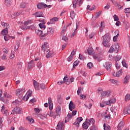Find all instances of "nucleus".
Masks as SVG:
<instances>
[{
    "label": "nucleus",
    "mask_w": 130,
    "mask_h": 130,
    "mask_svg": "<svg viewBox=\"0 0 130 130\" xmlns=\"http://www.w3.org/2000/svg\"><path fill=\"white\" fill-rule=\"evenodd\" d=\"M103 44L105 47H110V43H109V41H110V36L109 34L107 33L104 36H103Z\"/></svg>",
    "instance_id": "obj_1"
},
{
    "label": "nucleus",
    "mask_w": 130,
    "mask_h": 130,
    "mask_svg": "<svg viewBox=\"0 0 130 130\" xmlns=\"http://www.w3.org/2000/svg\"><path fill=\"white\" fill-rule=\"evenodd\" d=\"M22 113H23L22 108L18 107H15L11 112V114H21Z\"/></svg>",
    "instance_id": "obj_2"
},
{
    "label": "nucleus",
    "mask_w": 130,
    "mask_h": 130,
    "mask_svg": "<svg viewBox=\"0 0 130 130\" xmlns=\"http://www.w3.org/2000/svg\"><path fill=\"white\" fill-rule=\"evenodd\" d=\"M80 26V23L79 22H76V29L74 30V31L73 34H70L68 35L69 37H71L73 38L76 36V32L77 30L79 28V26Z\"/></svg>",
    "instance_id": "obj_3"
},
{
    "label": "nucleus",
    "mask_w": 130,
    "mask_h": 130,
    "mask_svg": "<svg viewBox=\"0 0 130 130\" xmlns=\"http://www.w3.org/2000/svg\"><path fill=\"white\" fill-rule=\"evenodd\" d=\"M111 94V92L109 91H101V96L103 98H104L105 97H109L110 96V94Z\"/></svg>",
    "instance_id": "obj_4"
},
{
    "label": "nucleus",
    "mask_w": 130,
    "mask_h": 130,
    "mask_svg": "<svg viewBox=\"0 0 130 130\" xmlns=\"http://www.w3.org/2000/svg\"><path fill=\"white\" fill-rule=\"evenodd\" d=\"M81 121H83V118L79 117L77 118V121H75L73 124L76 125L77 127H79V126H80V122H81Z\"/></svg>",
    "instance_id": "obj_5"
},
{
    "label": "nucleus",
    "mask_w": 130,
    "mask_h": 130,
    "mask_svg": "<svg viewBox=\"0 0 130 130\" xmlns=\"http://www.w3.org/2000/svg\"><path fill=\"white\" fill-rule=\"evenodd\" d=\"M38 9H39L40 10H41V9H43L45 8H47V5L43 3H40L38 4L37 6Z\"/></svg>",
    "instance_id": "obj_6"
},
{
    "label": "nucleus",
    "mask_w": 130,
    "mask_h": 130,
    "mask_svg": "<svg viewBox=\"0 0 130 130\" xmlns=\"http://www.w3.org/2000/svg\"><path fill=\"white\" fill-rule=\"evenodd\" d=\"M32 83H33V85L34 86L35 89L37 90V91L40 90V88H39V83H38V82H37L36 80L33 79Z\"/></svg>",
    "instance_id": "obj_7"
},
{
    "label": "nucleus",
    "mask_w": 130,
    "mask_h": 130,
    "mask_svg": "<svg viewBox=\"0 0 130 130\" xmlns=\"http://www.w3.org/2000/svg\"><path fill=\"white\" fill-rule=\"evenodd\" d=\"M55 112L56 113V115H57V116L60 115V114H61V107H60V106L58 105L57 106Z\"/></svg>",
    "instance_id": "obj_8"
},
{
    "label": "nucleus",
    "mask_w": 130,
    "mask_h": 130,
    "mask_svg": "<svg viewBox=\"0 0 130 130\" xmlns=\"http://www.w3.org/2000/svg\"><path fill=\"white\" fill-rule=\"evenodd\" d=\"M63 126H64L63 122H59L56 128L57 130H63Z\"/></svg>",
    "instance_id": "obj_9"
},
{
    "label": "nucleus",
    "mask_w": 130,
    "mask_h": 130,
    "mask_svg": "<svg viewBox=\"0 0 130 130\" xmlns=\"http://www.w3.org/2000/svg\"><path fill=\"white\" fill-rule=\"evenodd\" d=\"M35 31H36V34H37V35H39V36H41V37H45V36L47 35V34L42 35L43 33V31L39 29H36Z\"/></svg>",
    "instance_id": "obj_10"
},
{
    "label": "nucleus",
    "mask_w": 130,
    "mask_h": 130,
    "mask_svg": "<svg viewBox=\"0 0 130 130\" xmlns=\"http://www.w3.org/2000/svg\"><path fill=\"white\" fill-rule=\"evenodd\" d=\"M7 27L5 28V29H3L2 32L1 34H3V35H7L8 33H9V31L8 30V29L10 28V25L9 24H7Z\"/></svg>",
    "instance_id": "obj_11"
},
{
    "label": "nucleus",
    "mask_w": 130,
    "mask_h": 130,
    "mask_svg": "<svg viewBox=\"0 0 130 130\" xmlns=\"http://www.w3.org/2000/svg\"><path fill=\"white\" fill-rule=\"evenodd\" d=\"M103 66L107 71H110L111 70V64L109 62H105L103 63Z\"/></svg>",
    "instance_id": "obj_12"
},
{
    "label": "nucleus",
    "mask_w": 130,
    "mask_h": 130,
    "mask_svg": "<svg viewBox=\"0 0 130 130\" xmlns=\"http://www.w3.org/2000/svg\"><path fill=\"white\" fill-rule=\"evenodd\" d=\"M75 108H76V105L74 104L73 101H71L69 104V110L73 111V110L75 109Z\"/></svg>",
    "instance_id": "obj_13"
},
{
    "label": "nucleus",
    "mask_w": 130,
    "mask_h": 130,
    "mask_svg": "<svg viewBox=\"0 0 130 130\" xmlns=\"http://www.w3.org/2000/svg\"><path fill=\"white\" fill-rule=\"evenodd\" d=\"M25 92V88H20L18 89H17L16 90V95L17 96H20L21 94H23Z\"/></svg>",
    "instance_id": "obj_14"
},
{
    "label": "nucleus",
    "mask_w": 130,
    "mask_h": 130,
    "mask_svg": "<svg viewBox=\"0 0 130 130\" xmlns=\"http://www.w3.org/2000/svg\"><path fill=\"white\" fill-rule=\"evenodd\" d=\"M48 115L50 117H53V118H56V116H57L55 112H52L51 111L48 113Z\"/></svg>",
    "instance_id": "obj_15"
},
{
    "label": "nucleus",
    "mask_w": 130,
    "mask_h": 130,
    "mask_svg": "<svg viewBox=\"0 0 130 130\" xmlns=\"http://www.w3.org/2000/svg\"><path fill=\"white\" fill-rule=\"evenodd\" d=\"M113 46H114V52H115L116 53H117L118 52V51L119 50V44L117 43L115 45H114Z\"/></svg>",
    "instance_id": "obj_16"
},
{
    "label": "nucleus",
    "mask_w": 130,
    "mask_h": 130,
    "mask_svg": "<svg viewBox=\"0 0 130 130\" xmlns=\"http://www.w3.org/2000/svg\"><path fill=\"white\" fill-rule=\"evenodd\" d=\"M114 77H119V76H121L122 75V70H119L116 73L115 72L113 73L112 74Z\"/></svg>",
    "instance_id": "obj_17"
},
{
    "label": "nucleus",
    "mask_w": 130,
    "mask_h": 130,
    "mask_svg": "<svg viewBox=\"0 0 130 130\" xmlns=\"http://www.w3.org/2000/svg\"><path fill=\"white\" fill-rule=\"evenodd\" d=\"M124 114H130V105H128L127 108H126L123 110Z\"/></svg>",
    "instance_id": "obj_18"
},
{
    "label": "nucleus",
    "mask_w": 130,
    "mask_h": 130,
    "mask_svg": "<svg viewBox=\"0 0 130 130\" xmlns=\"http://www.w3.org/2000/svg\"><path fill=\"white\" fill-rule=\"evenodd\" d=\"M34 67V60H31L28 63V70H31L32 68Z\"/></svg>",
    "instance_id": "obj_19"
},
{
    "label": "nucleus",
    "mask_w": 130,
    "mask_h": 130,
    "mask_svg": "<svg viewBox=\"0 0 130 130\" xmlns=\"http://www.w3.org/2000/svg\"><path fill=\"white\" fill-rule=\"evenodd\" d=\"M53 51H47V55L46 57L47 58H50L51 56H53Z\"/></svg>",
    "instance_id": "obj_20"
},
{
    "label": "nucleus",
    "mask_w": 130,
    "mask_h": 130,
    "mask_svg": "<svg viewBox=\"0 0 130 130\" xmlns=\"http://www.w3.org/2000/svg\"><path fill=\"white\" fill-rule=\"evenodd\" d=\"M58 20H59V18L58 17H55L52 18V19H51V24H55V23H54V22H57V21H58Z\"/></svg>",
    "instance_id": "obj_21"
},
{
    "label": "nucleus",
    "mask_w": 130,
    "mask_h": 130,
    "mask_svg": "<svg viewBox=\"0 0 130 130\" xmlns=\"http://www.w3.org/2000/svg\"><path fill=\"white\" fill-rule=\"evenodd\" d=\"M82 127L83 129H88V127H89L88 123L84 122L82 124Z\"/></svg>",
    "instance_id": "obj_22"
},
{
    "label": "nucleus",
    "mask_w": 130,
    "mask_h": 130,
    "mask_svg": "<svg viewBox=\"0 0 130 130\" xmlns=\"http://www.w3.org/2000/svg\"><path fill=\"white\" fill-rule=\"evenodd\" d=\"M48 102H49V109H50V110H52V107H50V106H52V105H53L52 104V101H51V99L50 98H49Z\"/></svg>",
    "instance_id": "obj_23"
},
{
    "label": "nucleus",
    "mask_w": 130,
    "mask_h": 130,
    "mask_svg": "<svg viewBox=\"0 0 130 130\" xmlns=\"http://www.w3.org/2000/svg\"><path fill=\"white\" fill-rule=\"evenodd\" d=\"M35 17H43V12L40 11L36 13V14L35 15Z\"/></svg>",
    "instance_id": "obj_24"
},
{
    "label": "nucleus",
    "mask_w": 130,
    "mask_h": 130,
    "mask_svg": "<svg viewBox=\"0 0 130 130\" xmlns=\"http://www.w3.org/2000/svg\"><path fill=\"white\" fill-rule=\"evenodd\" d=\"M47 45H48V43L47 42H45L44 44L42 45V49L44 52H45V48L47 47Z\"/></svg>",
    "instance_id": "obj_25"
},
{
    "label": "nucleus",
    "mask_w": 130,
    "mask_h": 130,
    "mask_svg": "<svg viewBox=\"0 0 130 130\" xmlns=\"http://www.w3.org/2000/svg\"><path fill=\"white\" fill-rule=\"evenodd\" d=\"M116 102V100L114 98H112L110 99L109 100V103H108V104H114V103H115Z\"/></svg>",
    "instance_id": "obj_26"
},
{
    "label": "nucleus",
    "mask_w": 130,
    "mask_h": 130,
    "mask_svg": "<svg viewBox=\"0 0 130 130\" xmlns=\"http://www.w3.org/2000/svg\"><path fill=\"white\" fill-rule=\"evenodd\" d=\"M44 24H45V21H43L42 23H40L39 24V26L40 28H41V29H45L46 28V26L44 25Z\"/></svg>",
    "instance_id": "obj_27"
},
{
    "label": "nucleus",
    "mask_w": 130,
    "mask_h": 130,
    "mask_svg": "<svg viewBox=\"0 0 130 130\" xmlns=\"http://www.w3.org/2000/svg\"><path fill=\"white\" fill-rule=\"evenodd\" d=\"M20 15V13L19 12H16L15 13H13L12 15H11V18L12 19H15V18H17V17H18V16Z\"/></svg>",
    "instance_id": "obj_28"
},
{
    "label": "nucleus",
    "mask_w": 130,
    "mask_h": 130,
    "mask_svg": "<svg viewBox=\"0 0 130 130\" xmlns=\"http://www.w3.org/2000/svg\"><path fill=\"white\" fill-rule=\"evenodd\" d=\"M104 130H111V127L109 125L106 124V123L104 124Z\"/></svg>",
    "instance_id": "obj_29"
},
{
    "label": "nucleus",
    "mask_w": 130,
    "mask_h": 130,
    "mask_svg": "<svg viewBox=\"0 0 130 130\" xmlns=\"http://www.w3.org/2000/svg\"><path fill=\"white\" fill-rule=\"evenodd\" d=\"M12 3V0H5V4L7 7H10Z\"/></svg>",
    "instance_id": "obj_30"
},
{
    "label": "nucleus",
    "mask_w": 130,
    "mask_h": 130,
    "mask_svg": "<svg viewBox=\"0 0 130 130\" xmlns=\"http://www.w3.org/2000/svg\"><path fill=\"white\" fill-rule=\"evenodd\" d=\"M70 17L72 19H75V17H76V13H75V11H71Z\"/></svg>",
    "instance_id": "obj_31"
},
{
    "label": "nucleus",
    "mask_w": 130,
    "mask_h": 130,
    "mask_svg": "<svg viewBox=\"0 0 130 130\" xmlns=\"http://www.w3.org/2000/svg\"><path fill=\"white\" fill-rule=\"evenodd\" d=\"M93 51L94 50L92 48H88L87 49V52L89 55H91Z\"/></svg>",
    "instance_id": "obj_32"
},
{
    "label": "nucleus",
    "mask_w": 130,
    "mask_h": 130,
    "mask_svg": "<svg viewBox=\"0 0 130 130\" xmlns=\"http://www.w3.org/2000/svg\"><path fill=\"white\" fill-rule=\"evenodd\" d=\"M10 37H12L13 39H15V37H11L9 35H6L4 36V39L5 41H8V40H10Z\"/></svg>",
    "instance_id": "obj_33"
},
{
    "label": "nucleus",
    "mask_w": 130,
    "mask_h": 130,
    "mask_svg": "<svg viewBox=\"0 0 130 130\" xmlns=\"http://www.w3.org/2000/svg\"><path fill=\"white\" fill-rule=\"evenodd\" d=\"M12 104H13V105H16V106H19V105L21 104V102L18 100H16L12 103Z\"/></svg>",
    "instance_id": "obj_34"
},
{
    "label": "nucleus",
    "mask_w": 130,
    "mask_h": 130,
    "mask_svg": "<svg viewBox=\"0 0 130 130\" xmlns=\"http://www.w3.org/2000/svg\"><path fill=\"white\" fill-rule=\"evenodd\" d=\"M120 59H121V56L118 55L115 56V61H116V62H117V61H119Z\"/></svg>",
    "instance_id": "obj_35"
},
{
    "label": "nucleus",
    "mask_w": 130,
    "mask_h": 130,
    "mask_svg": "<svg viewBox=\"0 0 130 130\" xmlns=\"http://www.w3.org/2000/svg\"><path fill=\"white\" fill-rule=\"evenodd\" d=\"M26 119H27L28 121H29L30 123H33V122H34V120H33L31 116L27 117Z\"/></svg>",
    "instance_id": "obj_36"
},
{
    "label": "nucleus",
    "mask_w": 130,
    "mask_h": 130,
    "mask_svg": "<svg viewBox=\"0 0 130 130\" xmlns=\"http://www.w3.org/2000/svg\"><path fill=\"white\" fill-rule=\"evenodd\" d=\"M78 2L79 0H73V8L74 9H76L77 8V5H78Z\"/></svg>",
    "instance_id": "obj_37"
},
{
    "label": "nucleus",
    "mask_w": 130,
    "mask_h": 130,
    "mask_svg": "<svg viewBox=\"0 0 130 130\" xmlns=\"http://www.w3.org/2000/svg\"><path fill=\"white\" fill-rule=\"evenodd\" d=\"M2 101L4 102V103H5V104H9V100L6 99V98H3L1 99Z\"/></svg>",
    "instance_id": "obj_38"
},
{
    "label": "nucleus",
    "mask_w": 130,
    "mask_h": 130,
    "mask_svg": "<svg viewBox=\"0 0 130 130\" xmlns=\"http://www.w3.org/2000/svg\"><path fill=\"white\" fill-rule=\"evenodd\" d=\"M89 124H94L95 123V120L93 118H91L89 120Z\"/></svg>",
    "instance_id": "obj_39"
},
{
    "label": "nucleus",
    "mask_w": 130,
    "mask_h": 130,
    "mask_svg": "<svg viewBox=\"0 0 130 130\" xmlns=\"http://www.w3.org/2000/svg\"><path fill=\"white\" fill-rule=\"evenodd\" d=\"M3 121H4V117L0 118V128H2L4 125Z\"/></svg>",
    "instance_id": "obj_40"
},
{
    "label": "nucleus",
    "mask_w": 130,
    "mask_h": 130,
    "mask_svg": "<svg viewBox=\"0 0 130 130\" xmlns=\"http://www.w3.org/2000/svg\"><path fill=\"white\" fill-rule=\"evenodd\" d=\"M109 52L110 53H112L113 52H114V47L113 45H112V46L111 47L110 49L109 50Z\"/></svg>",
    "instance_id": "obj_41"
},
{
    "label": "nucleus",
    "mask_w": 130,
    "mask_h": 130,
    "mask_svg": "<svg viewBox=\"0 0 130 130\" xmlns=\"http://www.w3.org/2000/svg\"><path fill=\"white\" fill-rule=\"evenodd\" d=\"M31 23H32V20H27L26 21H24V25H25V26H27V25H29V24H31Z\"/></svg>",
    "instance_id": "obj_42"
},
{
    "label": "nucleus",
    "mask_w": 130,
    "mask_h": 130,
    "mask_svg": "<svg viewBox=\"0 0 130 130\" xmlns=\"http://www.w3.org/2000/svg\"><path fill=\"white\" fill-rule=\"evenodd\" d=\"M19 47H20V43L17 42L16 45L14 47V50H18V49H19Z\"/></svg>",
    "instance_id": "obj_43"
},
{
    "label": "nucleus",
    "mask_w": 130,
    "mask_h": 130,
    "mask_svg": "<svg viewBox=\"0 0 130 130\" xmlns=\"http://www.w3.org/2000/svg\"><path fill=\"white\" fill-rule=\"evenodd\" d=\"M122 64L123 67H125V68H126V69H127V64H126V63L125 62V59H123L122 61Z\"/></svg>",
    "instance_id": "obj_44"
},
{
    "label": "nucleus",
    "mask_w": 130,
    "mask_h": 130,
    "mask_svg": "<svg viewBox=\"0 0 130 130\" xmlns=\"http://www.w3.org/2000/svg\"><path fill=\"white\" fill-rule=\"evenodd\" d=\"M40 86L42 90H45L46 89V86H45V84L43 83L40 84Z\"/></svg>",
    "instance_id": "obj_45"
},
{
    "label": "nucleus",
    "mask_w": 130,
    "mask_h": 130,
    "mask_svg": "<svg viewBox=\"0 0 130 130\" xmlns=\"http://www.w3.org/2000/svg\"><path fill=\"white\" fill-rule=\"evenodd\" d=\"M4 95V98H11V97H12V96H11L10 94H8L7 92L5 93Z\"/></svg>",
    "instance_id": "obj_46"
},
{
    "label": "nucleus",
    "mask_w": 130,
    "mask_h": 130,
    "mask_svg": "<svg viewBox=\"0 0 130 130\" xmlns=\"http://www.w3.org/2000/svg\"><path fill=\"white\" fill-rule=\"evenodd\" d=\"M23 64V63L22 62H19L18 63H17V66H18V68L19 69V70H22V65Z\"/></svg>",
    "instance_id": "obj_47"
},
{
    "label": "nucleus",
    "mask_w": 130,
    "mask_h": 130,
    "mask_svg": "<svg viewBox=\"0 0 130 130\" xmlns=\"http://www.w3.org/2000/svg\"><path fill=\"white\" fill-rule=\"evenodd\" d=\"M130 100L129 94H127L125 96V101H129Z\"/></svg>",
    "instance_id": "obj_48"
},
{
    "label": "nucleus",
    "mask_w": 130,
    "mask_h": 130,
    "mask_svg": "<svg viewBox=\"0 0 130 130\" xmlns=\"http://www.w3.org/2000/svg\"><path fill=\"white\" fill-rule=\"evenodd\" d=\"M48 32L49 34H53V30L52 28L49 27L48 28Z\"/></svg>",
    "instance_id": "obj_49"
},
{
    "label": "nucleus",
    "mask_w": 130,
    "mask_h": 130,
    "mask_svg": "<svg viewBox=\"0 0 130 130\" xmlns=\"http://www.w3.org/2000/svg\"><path fill=\"white\" fill-rule=\"evenodd\" d=\"M57 101L59 104H62V98L61 97H59L58 99H57Z\"/></svg>",
    "instance_id": "obj_50"
},
{
    "label": "nucleus",
    "mask_w": 130,
    "mask_h": 130,
    "mask_svg": "<svg viewBox=\"0 0 130 130\" xmlns=\"http://www.w3.org/2000/svg\"><path fill=\"white\" fill-rule=\"evenodd\" d=\"M79 58L81 60H84V59H86V57L84 56V55L80 54H79Z\"/></svg>",
    "instance_id": "obj_51"
},
{
    "label": "nucleus",
    "mask_w": 130,
    "mask_h": 130,
    "mask_svg": "<svg viewBox=\"0 0 130 130\" xmlns=\"http://www.w3.org/2000/svg\"><path fill=\"white\" fill-rule=\"evenodd\" d=\"M72 117L73 116L71 115V113H69L67 115L66 118L67 119H69L70 120V119H71Z\"/></svg>",
    "instance_id": "obj_52"
},
{
    "label": "nucleus",
    "mask_w": 130,
    "mask_h": 130,
    "mask_svg": "<svg viewBox=\"0 0 130 130\" xmlns=\"http://www.w3.org/2000/svg\"><path fill=\"white\" fill-rule=\"evenodd\" d=\"M118 36H119V34H117V35L115 36H114L113 38V40L114 42L117 40V38H118Z\"/></svg>",
    "instance_id": "obj_53"
},
{
    "label": "nucleus",
    "mask_w": 130,
    "mask_h": 130,
    "mask_svg": "<svg viewBox=\"0 0 130 130\" xmlns=\"http://www.w3.org/2000/svg\"><path fill=\"white\" fill-rule=\"evenodd\" d=\"M62 40H63L65 42H68V41H69L68 37L66 36L62 37Z\"/></svg>",
    "instance_id": "obj_54"
},
{
    "label": "nucleus",
    "mask_w": 130,
    "mask_h": 130,
    "mask_svg": "<svg viewBox=\"0 0 130 130\" xmlns=\"http://www.w3.org/2000/svg\"><path fill=\"white\" fill-rule=\"evenodd\" d=\"M66 30H67V27H64L61 32L62 35H64V34H66Z\"/></svg>",
    "instance_id": "obj_55"
},
{
    "label": "nucleus",
    "mask_w": 130,
    "mask_h": 130,
    "mask_svg": "<svg viewBox=\"0 0 130 130\" xmlns=\"http://www.w3.org/2000/svg\"><path fill=\"white\" fill-rule=\"evenodd\" d=\"M74 57V55H72V54H71L70 55V56L69 57H68V61H71L72 59H73V58Z\"/></svg>",
    "instance_id": "obj_56"
},
{
    "label": "nucleus",
    "mask_w": 130,
    "mask_h": 130,
    "mask_svg": "<svg viewBox=\"0 0 130 130\" xmlns=\"http://www.w3.org/2000/svg\"><path fill=\"white\" fill-rule=\"evenodd\" d=\"M83 90V88L80 87L78 88V90H77V94L78 95H80V94H81L82 93V90Z\"/></svg>",
    "instance_id": "obj_57"
},
{
    "label": "nucleus",
    "mask_w": 130,
    "mask_h": 130,
    "mask_svg": "<svg viewBox=\"0 0 130 130\" xmlns=\"http://www.w3.org/2000/svg\"><path fill=\"white\" fill-rule=\"evenodd\" d=\"M87 68H89V69H92V68H93V64L92 62H88L87 63Z\"/></svg>",
    "instance_id": "obj_58"
},
{
    "label": "nucleus",
    "mask_w": 130,
    "mask_h": 130,
    "mask_svg": "<svg viewBox=\"0 0 130 130\" xmlns=\"http://www.w3.org/2000/svg\"><path fill=\"white\" fill-rule=\"evenodd\" d=\"M113 18H114V21H119V19L118 18V16H117V15L115 14L114 15Z\"/></svg>",
    "instance_id": "obj_59"
},
{
    "label": "nucleus",
    "mask_w": 130,
    "mask_h": 130,
    "mask_svg": "<svg viewBox=\"0 0 130 130\" xmlns=\"http://www.w3.org/2000/svg\"><path fill=\"white\" fill-rule=\"evenodd\" d=\"M125 29L126 30H127V29H128V28H129L130 26H129V23H128V22H126L125 24Z\"/></svg>",
    "instance_id": "obj_60"
},
{
    "label": "nucleus",
    "mask_w": 130,
    "mask_h": 130,
    "mask_svg": "<svg viewBox=\"0 0 130 130\" xmlns=\"http://www.w3.org/2000/svg\"><path fill=\"white\" fill-rule=\"evenodd\" d=\"M3 52H4V53H8L9 52V49H8V48H4L3 49Z\"/></svg>",
    "instance_id": "obj_61"
},
{
    "label": "nucleus",
    "mask_w": 130,
    "mask_h": 130,
    "mask_svg": "<svg viewBox=\"0 0 130 130\" xmlns=\"http://www.w3.org/2000/svg\"><path fill=\"white\" fill-rule=\"evenodd\" d=\"M116 8H117V9L119 10V11H120V10L123 8V6H121L119 4H117Z\"/></svg>",
    "instance_id": "obj_62"
},
{
    "label": "nucleus",
    "mask_w": 130,
    "mask_h": 130,
    "mask_svg": "<svg viewBox=\"0 0 130 130\" xmlns=\"http://www.w3.org/2000/svg\"><path fill=\"white\" fill-rule=\"evenodd\" d=\"M125 14H128L130 13V8H125L124 10Z\"/></svg>",
    "instance_id": "obj_63"
},
{
    "label": "nucleus",
    "mask_w": 130,
    "mask_h": 130,
    "mask_svg": "<svg viewBox=\"0 0 130 130\" xmlns=\"http://www.w3.org/2000/svg\"><path fill=\"white\" fill-rule=\"evenodd\" d=\"M23 99L24 101H27L28 99H29V96H27V95H25L23 97Z\"/></svg>",
    "instance_id": "obj_64"
}]
</instances>
